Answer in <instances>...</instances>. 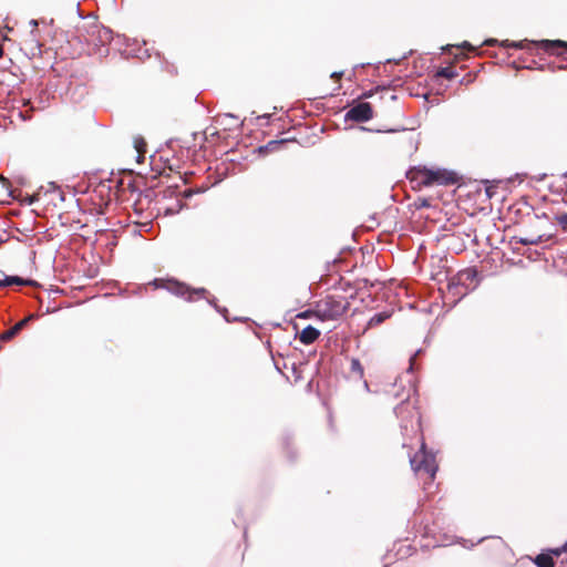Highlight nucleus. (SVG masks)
<instances>
[{
	"instance_id": "nucleus-1",
	"label": "nucleus",
	"mask_w": 567,
	"mask_h": 567,
	"mask_svg": "<svg viewBox=\"0 0 567 567\" xmlns=\"http://www.w3.org/2000/svg\"><path fill=\"white\" fill-rule=\"evenodd\" d=\"M406 176L413 184V188L417 189L437 185H453L457 182L455 173L439 167L415 166L408 171Z\"/></svg>"
},
{
	"instance_id": "nucleus-2",
	"label": "nucleus",
	"mask_w": 567,
	"mask_h": 567,
	"mask_svg": "<svg viewBox=\"0 0 567 567\" xmlns=\"http://www.w3.org/2000/svg\"><path fill=\"white\" fill-rule=\"evenodd\" d=\"M411 467L415 473L424 472L427 474L429 480H433L437 471L435 456L426 451L425 443L421 442L420 452L410 458Z\"/></svg>"
},
{
	"instance_id": "nucleus-3",
	"label": "nucleus",
	"mask_w": 567,
	"mask_h": 567,
	"mask_svg": "<svg viewBox=\"0 0 567 567\" xmlns=\"http://www.w3.org/2000/svg\"><path fill=\"white\" fill-rule=\"evenodd\" d=\"M154 286L156 288H165L176 296L187 297L188 300H193V293L203 295L205 292L204 288L190 291L184 284L173 280L165 281L163 279H156Z\"/></svg>"
},
{
	"instance_id": "nucleus-4",
	"label": "nucleus",
	"mask_w": 567,
	"mask_h": 567,
	"mask_svg": "<svg viewBox=\"0 0 567 567\" xmlns=\"http://www.w3.org/2000/svg\"><path fill=\"white\" fill-rule=\"evenodd\" d=\"M344 311V306L336 301L334 299L328 297L323 300H321L317 305V312L326 319H336L340 317Z\"/></svg>"
},
{
	"instance_id": "nucleus-5",
	"label": "nucleus",
	"mask_w": 567,
	"mask_h": 567,
	"mask_svg": "<svg viewBox=\"0 0 567 567\" xmlns=\"http://www.w3.org/2000/svg\"><path fill=\"white\" fill-rule=\"evenodd\" d=\"M373 117V111L370 103H359L352 106L346 114L347 120L355 122H367Z\"/></svg>"
},
{
	"instance_id": "nucleus-6",
	"label": "nucleus",
	"mask_w": 567,
	"mask_h": 567,
	"mask_svg": "<svg viewBox=\"0 0 567 567\" xmlns=\"http://www.w3.org/2000/svg\"><path fill=\"white\" fill-rule=\"evenodd\" d=\"M319 330H317L312 326H308L299 333V340L303 344H311L319 338Z\"/></svg>"
},
{
	"instance_id": "nucleus-7",
	"label": "nucleus",
	"mask_w": 567,
	"mask_h": 567,
	"mask_svg": "<svg viewBox=\"0 0 567 567\" xmlns=\"http://www.w3.org/2000/svg\"><path fill=\"white\" fill-rule=\"evenodd\" d=\"M410 401H411V398H410V394H409L406 400L402 401V403L395 408V414L399 417H403L404 413L409 412L411 414V417H415L416 419V424L419 426L420 425L419 412L414 408H413V411H409V408L411 405Z\"/></svg>"
},
{
	"instance_id": "nucleus-8",
	"label": "nucleus",
	"mask_w": 567,
	"mask_h": 567,
	"mask_svg": "<svg viewBox=\"0 0 567 567\" xmlns=\"http://www.w3.org/2000/svg\"><path fill=\"white\" fill-rule=\"evenodd\" d=\"M29 319L30 318H25V319L19 321L12 328H10L6 332H3L2 339L10 340L11 338H13L25 326V323L28 322Z\"/></svg>"
},
{
	"instance_id": "nucleus-9",
	"label": "nucleus",
	"mask_w": 567,
	"mask_h": 567,
	"mask_svg": "<svg viewBox=\"0 0 567 567\" xmlns=\"http://www.w3.org/2000/svg\"><path fill=\"white\" fill-rule=\"evenodd\" d=\"M540 44L547 52H551V53L555 52L556 48H566L567 49V42H564L560 40H555V41L544 40L540 42Z\"/></svg>"
},
{
	"instance_id": "nucleus-10",
	"label": "nucleus",
	"mask_w": 567,
	"mask_h": 567,
	"mask_svg": "<svg viewBox=\"0 0 567 567\" xmlns=\"http://www.w3.org/2000/svg\"><path fill=\"white\" fill-rule=\"evenodd\" d=\"M134 147L137 153V162L141 163L144 159V155L146 153V143L142 137H136L134 140Z\"/></svg>"
},
{
	"instance_id": "nucleus-11",
	"label": "nucleus",
	"mask_w": 567,
	"mask_h": 567,
	"mask_svg": "<svg viewBox=\"0 0 567 567\" xmlns=\"http://www.w3.org/2000/svg\"><path fill=\"white\" fill-rule=\"evenodd\" d=\"M535 564L538 567H554V560L550 555L540 554L535 558Z\"/></svg>"
},
{
	"instance_id": "nucleus-12",
	"label": "nucleus",
	"mask_w": 567,
	"mask_h": 567,
	"mask_svg": "<svg viewBox=\"0 0 567 567\" xmlns=\"http://www.w3.org/2000/svg\"><path fill=\"white\" fill-rule=\"evenodd\" d=\"M351 371L357 373L360 378L363 377V367L358 359L351 360Z\"/></svg>"
},
{
	"instance_id": "nucleus-13",
	"label": "nucleus",
	"mask_w": 567,
	"mask_h": 567,
	"mask_svg": "<svg viewBox=\"0 0 567 567\" xmlns=\"http://www.w3.org/2000/svg\"><path fill=\"white\" fill-rule=\"evenodd\" d=\"M97 33H99V38H100V41L102 43H106L111 40V31L107 30V29H104V28H101L97 30Z\"/></svg>"
},
{
	"instance_id": "nucleus-14",
	"label": "nucleus",
	"mask_w": 567,
	"mask_h": 567,
	"mask_svg": "<svg viewBox=\"0 0 567 567\" xmlns=\"http://www.w3.org/2000/svg\"><path fill=\"white\" fill-rule=\"evenodd\" d=\"M437 75L445 79H452L456 75V73L452 68H443L437 72Z\"/></svg>"
},
{
	"instance_id": "nucleus-15",
	"label": "nucleus",
	"mask_w": 567,
	"mask_h": 567,
	"mask_svg": "<svg viewBox=\"0 0 567 567\" xmlns=\"http://www.w3.org/2000/svg\"><path fill=\"white\" fill-rule=\"evenodd\" d=\"M22 280L19 277H8L4 280H0V287L10 286L12 284H21Z\"/></svg>"
},
{
	"instance_id": "nucleus-16",
	"label": "nucleus",
	"mask_w": 567,
	"mask_h": 567,
	"mask_svg": "<svg viewBox=\"0 0 567 567\" xmlns=\"http://www.w3.org/2000/svg\"><path fill=\"white\" fill-rule=\"evenodd\" d=\"M519 241L523 245H537L543 241V236H538L537 238H522Z\"/></svg>"
},
{
	"instance_id": "nucleus-17",
	"label": "nucleus",
	"mask_w": 567,
	"mask_h": 567,
	"mask_svg": "<svg viewBox=\"0 0 567 567\" xmlns=\"http://www.w3.org/2000/svg\"><path fill=\"white\" fill-rule=\"evenodd\" d=\"M557 223L561 226V228L567 231V213H564L561 215H558L556 217Z\"/></svg>"
},
{
	"instance_id": "nucleus-18",
	"label": "nucleus",
	"mask_w": 567,
	"mask_h": 567,
	"mask_svg": "<svg viewBox=\"0 0 567 567\" xmlns=\"http://www.w3.org/2000/svg\"><path fill=\"white\" fill-rule=\"evenodd\" d=\"M385 318H388V315L385 313H377L374 315L371 320H370V323L371 324H379L381 323Z\"/></svg>"
},
{
	"instance_id": "nucleus-19",
	"label": "nucleus",
	"mask_w": 567,
	"mask_h": 567,
	"mask_svg": "<svg viewBox=\"0 0 567 567\" xmlns=\"http://www.w3.org/2000/svg\"><path fill=\"white\" fill-rule=\"evenodd\" d=\"M182 209V204L178 202L174 207H169L165 210L166 215L177 214Z\"/></svg>"
},
{
	"instance_id": "nucleus-20",
	"label": "nucleus",
	"mask_w": 567,
	"mask_h": 567,
	"mask_svg": "<svg viewBox=\"0 0 567 567\" xmlns=\"http://www.w3.org/2000/svg\"><path fill=\"white\" fill-rule=\"evenodd\" d=\"M561 553H567V542L561 546V548L553 550V554L556 556H559Z\"/></svg>"
},
{
	"instance_id": "nucleus-21",
	"label": "nucleus",
	"mask_w": 567,
	"mask_h": 567,
	"mask_svg": "<svg viewBox=\"0 0 567 567\" xmlns=\"http://www.w3.org/2000/svg\"><path fill=\"white\" fill-rule=\"evenodd\" d=\"M342 76V72H333L331 74V78L334 79V80H339L340 78Z\"/></svg>"
},
{
	"instance_id": "nucleus-22",
	"label": "nucleus",
	"mask_w": 567,
	"mask_h": 567,
	"mask_svg": "<svg viewBox=\"0 0 567 567\" xmlns=\"http://www.w3.org/2000/svg\"><path fill=\"white\" fill-rule=\"evenodd\" d=\"M463 47H464V48H470L471 50H473L472 45H471L468 42H464V43H463Z\"/></svg>"
},
{
	"instance_id": "nucleus-23",
	"label": "nucleus",
	"mask_w": 567,
	"mask_h": 567,
	"mask_svg": "<svg viewBox=\"0 0 567 567\" xmlns=\"http://www.w3.org/2000/svg\"><path fill=\"white\" fill-rule=\"evenodd\" d=\"M410 361H411V363H410V370H412V369H413L414 357H412Z\"/></svg>"
},
{
	"instance_id": "nucleus-24",
	"label": "nucleus",
	"mask_w": 567,
	"mask_h": 567,
	"mask_svg": "<svg viewBox=\"0 0 567 567\" xmlns=\"http://www.w3.org/2000/svg\"><path fill=\"white\" fill-rule=\"evenodd\" d=\"M513 47H515V48H523V45L520 43H513Z\"/></svg>"
},
{
	"instance_id": "nucleus-25",
	"label": "nucleus",
	"mask_w": 567,
	"mask_h": 567,
	"mask_svg": "<svg viewBox=\"0 0 567 567\" xmlns=\"http://www.w3.org/2000/svg\"><path fill=\"white\" fill-rule=\"evenodd\" d=\"M279 144L278 142H270L269 145H277Z\"/></svg>"
}]
</instances>
